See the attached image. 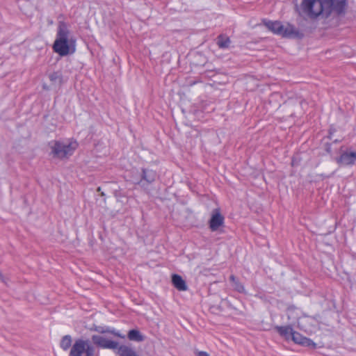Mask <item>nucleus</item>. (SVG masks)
Returning <instances> with one entry per match:
<instances>
[{
  "label": "nucleus",
  "mask_w": 356,
  "mask_h": 356,
  "mask_svg": "<svg viewBox=\"0 0 356 356\" xmlns=\"http://www.w3.org/2000/svg\"><path fill=\"white\" fill-rule=\"evenodd\" d=\"M320 319L319 315L316 316L304 315L299 318L298 327L308 334H312L319 329Z\"/></svg>",
  "instance_id": "nucleus-4"
},
{
  "label": "nucleus",
  "mask_w": 356,
  "mask_h": 356,
  "mask_svg": "<svg viewBox=\"0 0 356 356\" xmlns=\"http://www.w3.org/2000/svg\"><path fill=\"white\" fill-rule=\"evenodd\" d=\"M86 349L84 352L85 356H94L95 355V348L91 346L89 341L87 340Z\"/></svg>",
  "instance_id": "nucleus-24"
},
{
  "label": "nucleus",
  "mask_w": 356,
  "mask_h": 356,
  "mask_svg": "<svg viewBox=\"0 0 356 356\" xmlns=\"http://www.w3.org/2000/svg\"><path fill=\"white\" fill-rule=\"evenodd\" d=\"M197 356H209V355L205 351H198L197 352Z\"/></svg>",
  "instance_id": "nucleus-26"
},
{
  "label": "nucleus",
  "mask_w": 356,
  "mask_h": 356,
  "mask_svg": "<svg viewBox=\"0 0 356 356\" xmlns=\"http://www.w3.org/2000/svg\"><path fill=\"white\" fill-rule=\"evenodd\" d=\"M87 340L77 339L72 345L69 356H81L86 351Z\"/></svg>",
  "instance_id": "nucleus-8"
},
{
  "label": "nucleus",
  "mask_w": 356,
  "mask_h": 356,
  "mask_svg": "<svg viewBox=\"0 0 356 356\" xmlns=\"http://www.w3.org/2000/svg\"><path fill=\"white\" fill-rule=\"evenodd\" d=\"M265 25L270 31L275 34L279 33V29L281 28V22L277 21L268 22L265 23Z\"/></svg>",
  "instance_id": "nucleus-19"
},
{
  "label": "nucleus",
  "mask_w": 356,
  "mask_h": 356,
  "mask_svg": "<svg viewBox=\"0 0 356 356\" xmlns=\"http://www.w3.org/2000/svg\"><path fill=\"white\" fill-rule=\"evenodd\" d=\"M286 322L288 324L293 325L296 322L298 323L299 311L293 306L289 307L286 312Z\"/></svg>",
  "instance_id": "nucleus-12"
},
{
  "label": "nucleus",
  "mask_w": 356,
  "mask_h": 356,
  "mask_svg": "<svg viewBox=\"0 0 356 356\" xmlns=\"http://www.w3.org/2000/svg\"><path fill=\"white\" fill-rule=\"evenodd\" d=\"M100 195L102 197H105V193L104 192H101Z\"/></svg>",
  "instance_id": "nucleus-27"
},
{
  "label": "nucleus",
  "mask_w": 356,
  "mask_h": 356,
  "mask_svg": "<svg viewBox=\"0 0 356 356\" xmlns=\"http://www.w3.org/2000/svg\"><path fill=\"white\" fill-rule=\"evenodd\" d=\"M54 51L61 56L72 54L76 51V39L67 24L60 22L56 38L53 44Z\"/></svg>",
  "instance_id": "nucleus-2"
},
{
  "label": "nucleus",
  "mask_w": 356,
  "mask_h": 356,
  "mask_svg": "<svg viewBox=\"0 0 356 356\" xmlns=\"http://www.w3.org/2000/svg\"><path fill=\"white\" fill-rule=\"evenodd\" d=\"M97 191L98 192H101V187H98V188H97Z\"/></svg>",
  "instance_id": "nucleus-28"
},
{
  "label": "nucleus",
  "mask_w": 356,
  "mask_h": 356,
  "mask_svg": "<svg viewBox=\"0 0 356 356\" xmlns=\"http://www.w3.org/2000/svg\"><path fill=\"white\" fill-rule=\"evenodd\" d=\"M156 177V173L152 170L143 169L142 173V179L138 182L142 186H145V183L151 184L154 182Z\"/></svg>",
  "instance_id": "nucleus-10"
},
{
  "label": "nucleus",
  "mask_w": 356,
  "mask_h": 356,
  "mask_svg": "<svg viewBox=\"0 0 356 356\" xmlns=\"http://www.w3.org/2000/svg\"><path fill=\"white\" fill-rule=\"evenodd\" d=\"M302 102L300 100H291L286 103L284 107L287 112L292 116L298 111L302 106Z\"/></svg>",
  "instance_id": "nucleus-14"
},
{
  "label": "nucleus",
  "mask_w": 356,
  "mask_h": 356,
  "mask_svg": "<svg viewBox=\"0 0 356 356\" xmlns=\"http://www.w3.org/2000/svg\"><path fill=\"white\" fill-rule=\"evenodd\" d=\"M230 43V40L228 38H223L222 36H220L218 40V45L220 48H227L229 47Z\"/></svg>",
  "instance_id": "nucleus-23"
},
{
  "label": "nucleus",
  "mask_w": 356,
  "mask_h": 356,
  "mask_svg": "<svg viewBox=\"0 0 356 356\" xmlns=\"http://www.w3.org/2000/svg\"><path fill=\"white\" fill-rule=\"evenodd\" d=\"M291 339L296 343L307 347L316 348L315 343L293 330Z\"/></svg>",
  "instance_id": "nucleus-9"
},
{
  "label": "nucleus",
  "mask_w": 356,
  "mask_h": 356,
  "mask_svg": "<svg viewBox=\"0 0 356 356\" xmlns=\"http://www.w3.org/2000/svg\"><path fill=\"white\" fill-rule=\"evenodd\" d=\"M229 280L232 282V286L235 290L241 293L245 291L243 285L235 277L234 275H232L229 277Z\"/></svg>",
  "instance_id": "nucleus-21"
},
{
  "label": "nucleus",
  "mask_w": 356,
  "mask_h": 356,
  "mask_svg": "<svg viewBox=\"0 0 356 356\" xmlns=\"http://www.w3.org/2000/svg\"><path fill=\"white\" fill-rule=\"evenodd\" d=\"M346 0H302L301 6L311 17L338 16L344 13Z\"/></svg>",
  "instance_id": "nucleus-1"
},
{
  "label": "nucleus",
  "mask_w": 356,
  "mask_h": 356,
  "mask_svg": "<svg viewBox=\"0 0 356 356\" xmlns=\"http://www.w3.org/2000/svg\"><path fill=\"white\" fill-rule=\"evenodd\" d=\"M72 337L70 335L64 336L60 341V348L64 350H68L72 346Z\"/></svg>",
  "instance_id": "nucleus-20"
},
{
  "label": "nucleus",
  "mask_w": 356,
  "mask_h": 356,
  "mask_svg": "<svg viewBox=\"0 0 356 356\" xmlns=\"http://www.w3.org/2000/svg\"><path fill=\"white\" fill-rule=\"evenodd\" d=\"M0 280H1L2 282L5 283V284H6V283H7V282H8V279H7V278H6V277L3 276V275L2 274V273H1V271H0Z\"/></svg>",
  "instance_id": "nucleus-25"
},
{
  "label": "nucleus",
  "mask_w": 356,
  "mask_h": 356,
  "mask_svg": "<svg viewBox=\"0 0 356 356\" xmlns=\"http://www.w3.org/2000/svg\"><path fill=\"white\" fill-rule=\"evenodd\" d=\"M172 282L174 286L179 291H186L188 289L186 282L179 275L174 274L172 276Z\"/></svg>",
  "instance_id": "nucleus-16"
},
{
  "label": "nucleus",
  "mask_w": 356,
  "mask_h": 356,
  "mask_svg": "<svg viewBox=\"0 0 356 356\" xmlns=\"http://www.w3.org/2000/svg\"><path fill=\"white\" fill-rule=\"evenodd\" d=\"M275 329L280 336L284 337L287 340L291 339L293 332L292 325L289 324L285 326H275Z\"/></svg>",
  "instance_id": "nucleus-15"
},
{
  "label": "nucleus",
  "mask_w": 356,
  "mask_h": 356,
  "mask_svg": "<svg viewBox=\"0 0 356 356\" xmlns=\"http://www.w3.org/2000/svg\"><path fill=\"white\" fill-rule=\"evenodd\" d=\"M115 350L118 356H139L133 348L127 345L118 344Z\"/></svg>",
  "instance_id": "nucleus-11"
},
{
  "label": "nucleus",
  "mask_w": 356,
  "mask_h": 356,
  "mask_svg": "<svg viewBox=\"0 0 356 356\" xmlns=\"http://www.w3.org/2000/svg\"><path fill=\"white\" fill-rule=\"evenodd\" d=\"M277 35L287 38H300L302 34L299 33L295 27L289 24L283 25L281 24V28L279 29Z\"/></svg>",
  "instance_id": "nucleus-7"
},
{
  "label": "nucleus",
  "mask_w": 356,
  "mask_h": 356,
  "mask_svg": "<svg viewBox=\"0 0 356 356\" xmlns=\"http://www.w3.org/2000/svg\"><path fill=\"white\" fill-rule=\"evenodd\" d=\"M49 78L53 85L60 86L62 83V74L59 72H54L49 75Z\"/></svg>",
  "instance_id": "nucleus-18"
},
{
  "label": "nucleus",
  "mask_w": 356,
  "mask_h": 356,
  "mask_svg": "<svg viewBox=\"0 0 356 356\" xmlns=\"http://www.w3.org/2000/svg\"><path fill=\"white\" fill-rule=\"evenodd\" d=\"M77 147L78 144L76 141H54L50 144L51 154L55 158L67 159L74 153Z\"/></svg>",
  "instance_id": "nucleus-3"
},
{
  "label": "nucleus",
  "mask_w": 356,
  "mask_h": 356,
  "mask_svg": "<svg viewBox=\"0 0 356 356\" xmlns=\"http://www.w3.org/2000/svg\"><path fill=\"white\" fill-rule=\"evenodd\" d=\"M225 218L220 213V209H215L211 212V216L209 221V228L212 232H216L224 225Z\"/></svg>",
  "instance_id": "nucleus-5"
},
{
  "label": "nucleus",
  "mask_w": 356,
  "mask_h": 356,
  "mask_svg": "<svg viewBox=\"0 0 356 356\" xmlns=\"http://www.w3.org/2000/svg\"><path fill=\"white\" fill-rule=\"evenodd\" d=\"M356 161V151L344 152L339 157L338 162L343 165H351Z\"/></svg>",
  "instance_id": "nucleus-13"
},
{
  "label": "nucleus",
  "mask_w": 356,
  "mask_h": 356,
  "mask_svg": "<svg viewBox=\"0 0 356 356\" xmlns=\"http://www.w3.org/2000/svg\"><path fill=\"white\" fill-rule=\"evenodd\" d=\"M91 330H94V331H96V332H98L102 333V334L109 332V333H111V334H114V335H115V336H117L118 337H120V338H124V336H122L118 332H115V330H110L108 328L104 329L102 327L95 326L94 328H92Z\"/></svg>",
  "instance_id": "nucleus-22"
},
{
  "label": "nucleus",
  "mask_w": 356,
  "mask_h": 356,
  "mask_svg": "<svg viewBox=\"0 0 356 356\" xmlns=\"http://www.w3.org/2000/svg\"><path fill=\"white\" fill-rule=\"evenodd\" d=\"M92 340L95 345L103 348L115 350L118 345V342L106 339L99 335H93Z\"/></svg>",
  "instance_id": "nucleus-6"
},
{
  "label": "nucleus",
  "mask_w": 356,
  "mask_h": 356,
  "mask_svg": "<svg viewBox=\"0 0 356 356\" xmlns=\"http://www.w3.org/2000/svg\"><path fill=\"white\" fill-rule=\"evenodd\" d=\"M127 337L130 341L141 342L145 340V337L138 330H131L127 334Z\"/></svg>",
  "instance_id": "nucleus-17"
}]
</instances>
